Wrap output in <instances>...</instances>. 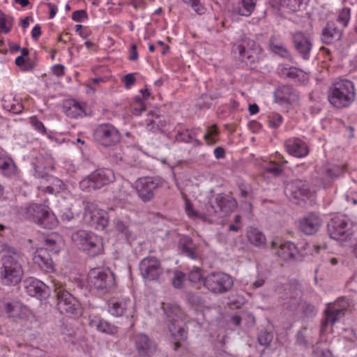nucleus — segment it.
I'll return each mask as SVG.
<instances>
[{"instance_id": "obj_61", "label": "nucleus", "mask_w": 357, "mask_h": 357, "mask_svg": "<svg viewBox=\"0 0 357 357\" xmlns=\"http://www.w3.org/2000/svg\"><path fill=\"white\" fill-rule=\"evenodd\" d=\"M340 173V169L339 167H336L333 169H328L326 174H327V176L330 177L331 178H333L334 177L338 176Z\"/></svg>"}, {"instance_id": "obj_34", "label": "nucleus", "mask_w": 357, "mask_h": 357, "mask_svg": "<svg viewBox=\"0 0 357 357\" xmlns=\"http://www.w3.org/2000/svg\"><path fill=\"white\" fill-rule=\"evenodd\" d=\"M45 211V213H43L37 224L40 227L48 229L55 228L58 225V220L56 215L47 206Z\"/></svg>"}, {"instance_id": "obj_24", "label": "nucleus", "mask_w": 357, "mask_h": 357, "mask_svg": "<svg viewBox=\"0 0 357 357\" xmlns=\"http://www.w3.org/2000/svg\"><path fill=\"white\" fill-rule=\"evenodd\" d=\"M285 148L290 155L297 158L305 157L309 152L307 144L297 137L289 138L286 140Z\"/></svg>"}, {"instance_id": "obj_59", "label": "nucleus", "mask_w": 357, "mask_h": 357, "mask_svg": "<svg viewBox=\"0 0 357 357\" xmlns=\"http://www.w3.org/2000/svg\"><path fill=\"white\" fill-rule=\"evenodd\" d=\"M135 77L134 75L131 73L127 74L123 77V82L125 84V86L127 89L130 88L131 86H132L135 83Z\"/></svg>"}, {"instance_id": "obj_51", "label": "nucleus", "mask_w": 357, "mask_h": 357, "mask_svg": "<svg viewBox=\"0 0 357 357\" xmlns=\"http://www.w3.org/2000/svg\"><path fill=\"white\" fill-rule=\"evenodd\" d=\"M257 340L259 344L268 347L273 340V335L271 333L263 331L259 333Z\"/></svg>"}, {"instance_id": "obj_33", "label": "nucleus", "mask_w": 357, "mask_h": 357, "mask_svg": "<svg viewBox=\"0 0 357 357\" xmlns=\"http://www.w3.org/2000/svg\"><path fill=\"white\" fill-rule=\"evenodd\" d=\"M64 111L70 118H78L86 114L84 107L75 100H70L65 103Z\"/></svg>"}, {"instance_id": "obj_46", "label": "nucleus", "mask_w": 357, "mask_h": 357, "mask_svg": "<svg viewBox=\"0 0 357 357\" xmlns=\"http://www.w3.org/2000/svg\"><path fill=\"white\" fill-rule=\"evenodd\" d=\"M45 248H43L46 249L48 252L57 254L60 251L61 247L56 239L48 237L45 238Z\"/></svg>"}, {"instance_id": "obj_11", "label": "nucleus", "mask_w": 357, "mask_h": 357, "mask_svg": "<svg viewBox=\"0 0 357 357\" xmlns=\"http://www.w3.org/2000/svg\"><path fill=\"white\" fill-rule=\"evenodd\" d=\"M94 138L99 144L107 147L118 144L121 140V134L113 125L105 123L96 128Z\"/></svg>"}, {"instance_id": "obj_45", "label": "nucleus", "mask_w": 357, "mask_h": 357, "mask_svg": "<svg viewBox=\"0 0 357 357\" xmlns=\"http://www.w3.org/2000/svg\"><path fill=\"white\" fill-rule=\"evenodd\" d=\"M218 134V131L215 125L208 127L207 132L204 136L206 144L208 145L215 144L217 142Z\"/></svg>"}, {"instance_id": "obj_41", "label": "nucleus", "mask_w": 357, "mask_h": 357, "mask_svg": "<svg viewBox=\"0 0 357 357\" xmlns=\"http://www.w3.org/2000/svg\"><path fill=\"white\" fill-rule=\"evenodd\" d=\"M114 228L115 230L120 234L122 235L126 239H129L132 236V232L129 229V227L126 223L120 219H116L114 220Z\"/></svg>"}, {"instance_id": "obj_53", "label": "nucleus", "mask_w": 357, "mask_h": 357, "mask_svg": "<svg viewBox=\"0 0 357 357\" xmlns=\"http://www.w3.org/2000/svg\"><path fill=\"white\" fill-rule=\"evenodd\" d=\"M266 172H268L273 176L280 175L282 172V168L277 163L271 162L265 167Z\"/></svg>"}, {"instance_id": "obj_37", "label": "nucleus", "mask_w": 357, "mask_h": 357, "mask_svg": "<svg viewBox=\"0 0 357 357\" xmlns=\"http://www.w3.org/2000/svg\"><path fill=\"white\" fill-rule=\"evenodd\" d=\"M255 0H239L236 12L242 16H250L255 8Z\"/></svg>"}, {"instance_id": "obj_2", "label": "nucleus", "mask_w": 357, "mask_h": 357, "mask_svg": "<svg viewBox=\"0 0 357 357\" xmlns=\"http://www.w3.org/2000/svg\"><path fill=\"white\" fill-rule=\"evenodd\" d=\"M356 96L354 84L348 79L335 81L329 88L328 100L337 108L348 107Z\"/></svg>"}, {"instance_id": "obj_48", "label": "nucleus", "mask_w": 357, "mask_h": 357, "mask_svg": "<svg viewBox=\"0 0 357 357\" xmlns=\"http://www.w3.org/2000/svg\"><path fill=\"white\" fill-rule=\"evenodd\" d=\"M182 1L190 6L199 15H202L205 12V8L200 0H182Z\"/></svg>"}, {"instance_id": "obj_15", "label": "nucleus", "mask_w": 357, "mask_h": 357, "mask_svg": "<svg viewBox=\"0 0 357 357\" xmlns=\"http://www.w3.org/2000/svg\"><path fill=\"white\" fill-rule=\"evenodd\" d=\"M139 271L143 278L149 281L158 280L163 273L160 261L154 257L144 258L139 263Z\"/></svg>"}, {"instance_id": "obj_52", "label": "nucleus", "mask_w": 357, "mask_h": 357, "mask_svg": "<svg viewBox=\"0 0 357 357\" xmlns=\"http://www.w3.org/2000/svg\"><path fill=\"white\" fill-rule=\"evenodd\" d=\"M185 212L190 218H199L202 220L206 218V215L197 212L189 202H186L185 203Z\"/></svg>"}, {"instance_id": "obj_35", "label": "nucleus", "mask_w": 357, "mask_h": 357, "mask_svg": "<svg viewBox=\"0 0 357 357\" xmlns=\"http://www.w3.org/2000/svg\"><path fill=\"white\" fill-rule=\"evenodd\" d=\"M342 33L340 29L333 25H327L323 30L321 40L324 43L331 44L340 39Z\"/></svg>"}, {"instance_id": "obj_43", "label": "nucleus", "mask_w": 357, "mask_h": 357, "mask_svg": "<svg viewBox=\"0 0 357 357\" xmlns=\"http://www.w3.org/2000/svg\"><path fill=\"white\" fill-rule=\"evenodd\" d=\"M204 278L202 273V269L199 267L194 266L188 273V280L195 284L204 285Z\"/></svg>"}, {"instance_id": "obj_57", "label": "nucleus", "mask_w": 357, "mask_h": 357, "mask_svg": "<svg viewBox=\"0 0 357 357\" xmlns=\"http://www.w3.org/2000/svg\"><path fill=\"white\" fill-rule=\"evenodd\" d=\"M302 308H303V312L307 316L314 315L317 312L316 307L313 305H311L310 303H303V305H302Z\"/></svg>"}, {"instance_id": "obj_40", "label": "nucleus", "mask_w": 357, "mask_h": 357, "mask_svg": "<svg viewBox=\"0 0 357 357\" xmlns=\"http://www.w3.org/2000/svg\"><path fill=\"white\" fill-rule=\"evenodd\" d=\"M304 0H279L281 9H286L288 12L297 11Z\"/></svg>"}, {"instance_id": "obj_21", "label": "nucleus", "mask_w": 357, "mask_h": 357, "mask_svg": "<svg viewBox=\"0 0 357 357\" xmlns=\"http://www.w3.org/2000/svg\"><path fill=\"white\" fill-rule=\"evenodd\" d=\"M25 289L26 293L33 297L40 300L46 299L50 296L49 287L42 281L30 278L25 280Z\"/></svg>"}, {"instance_id": "obj_29", "label": "nucleus", "mask_w": 357, "mask_h": 357, "mask_svg": "<svg viewBox=\"0 0 357 357\" xmlns=\"http://www.w3.org/2000/svg\"><path fill=\"white\" fill-rule=\"evenodd\" d=\"M46 208L47 206L43 204H32L24 208L23 215L27 220L37 224L41 215L45 213Z\"/></svg>"}, {"instance_id": "obj_62", "label": "nucleus", "mask_w": 357, "mask_h": 357, "mask_svg": "<svg viewBox=\"0 0 357 357\" xmlns=\"http://www.w3.org/2000/svg\"><path fill=\"white\" fill-rule=\"evenodd\" d=\"M41 35V28L38 24H36L31 31V36L33 39L37 40Z\"/></svg>"}, {"instance_id": "obj_54", "label": "nucleus", "mask_w": 357, "mask_h": 357, "mask_svg": "<svg viewBox=\"0 0 357 357\" xmlns=\"http://www.w3.org/2000/svg\"><path fill=\"white\" fill-rule=\"evenodd\" d=\"M30 123L32 126L39 132L44 135L46 133V128L44 126L43 123L39 121L36 116H32L30 118Z\"/></svg>"}, {"instance_id": "obj_3", "label": "nucleus", "mask_w": 357, "mask_h": 357, "mask_svg": "<svg viewBox=\"0 0 357 357\" xmlns=\"http://www.w3.org/2000/svg\"><path fill=\"white\" fill-rule=\"evenodd\" d=\"M163 310L169 319V331L174 339V349L177 351L181 347L180 342L187 338V332L177 324L179 320L183 319L184 314L181 308L173 304H164Z\"/></svg>"}, {"instance_id": "obj_22", "label": "nucleus", "mask_w": 357, "mask_h": 357, "mask_svg": "<svg viewBox=\"0 0 357 357\" xmlns=\"http://www.w3.org/2000/svg\"><path fill=\"white\" fill-rule=\"evenodd\" d=\"M33 166L35 176L38 178H44L54 169V161L50 154L40 155L36 158Z\"/></svg>"}, {"instance_id": "obj_19", "label": "nucleus", "mask_w": 357, "mask_h": 357, "mask_svg": "<svg viewBox=\"0 0 357 357\" xmlns=\"http://www.w3.org/2000/svg\"><path fill=\"white\" fill-rule=\"evenodd\" d=\"M291 38L296 50L303 59H308L310 52L312 47V39L310 34L298 31L291 33Z\"/></svg>"}, {"instance_id": "obj_4", "label": "nucleus", "mask_w": 357, "mask_h": 357, "mask_svg": "<svg viewBox=\"0 0 357 357\" xmlns=\"http://www.w3.org/2000/svg\"><path fill=\"white\" fill-rule=\"evenodd\" d=\"M72 241L90 256L100 254L103 250L102 239L100 236L85 230H79L72 234Z\"/></svg>"}, {"instance_id": "obj_5", "label": "nucleus", "mask_w": 357, "mask_h": 357, "mask_svg": "<svg viewBox=\"0 0 357 357\" xmlns=\"http://www.w3.org/2000/svg\"><path fill=\"white\" fill-rule=\"evenodd\" d=\"M88 285L91 289L105 294L115 286L114 273L108 268H96L88 274Z\"/></svg>"}, {"instance_id": "obj_39", "label": "nucleus", "mask_w": 357, "mask_h": 357, "mask_svg": "<svg viewBox=\"0 0 357 357\" xmlns=\"http://www.w3.org/2000/svg\"><path fill=\"white\" fill-rule=\"evenodd\" d=\"M270 48L274 53L278 54L282 58L287 59L290 56L289 52L284 46V45L282 43L275 40V39L271 40Z\"/></svg>"}, {"instance_id": "obj_58", "label": "nucleus", "mask_w": 357, "mask_h": 357, "mask_svg": "<svg viewBox=\"0 0 357 357\" xmlns=\"http://www.w3.org/2000/svg\"><path fill=\"white\" fill-rule=\"evenodd\" d=\"M13 161L10 158H4L0 157V169L7 171L11 168Z\"/></svg>"}, {"instance_id": "obj_23", "label": "nucleus", "mask_w": 357, "mask_h": 357, "mask_svg": "<svg viewBox=\"0 0 357 357\" xmlns=\"http://www.w3.org/2000/svg\"><path fill=\"white\" fill-rule=\"evenodd\" d=\"M287 193L296 199L305 200L311 196L308 184L301 180H295L287 185Z\"/></svg>"}, {"instance_id": "obj_18", "label": "nucleus", "mask_w": 357, "mask_h": 357, "mask_svg": "<svg viewBox=\"0 0 357 357\" xmlns=\"http://www.w3.org/2000/svg\"><path fill=\"white\" fill-rule=\"evenodd\" d=\"M271 248L283 261L295 259L298 255L297 247L290 241L282 243L279 240H273L271 241Z\"/></svg>"}, {"instance_id": "obj_31", "label": "nucleus", "mask_w": 357, "mask_h": 357, "mask_svg": "<svg viewBox=\"0 0 357 357\" xmlns=\"http://www.w3.org/2000/svg\"><path fill=\"white\" fill-rule=\"evenodd\" d=\"M246 236L249 243L255 247L262 248L266 246V238L265 235L257 228L250 227L246 231Z\"/></svg>"}, {"instance_id": "obj_1", "label": "nucleus", "mask_w": 357, "mask_h": 357, "mask_svg": "<svg viewBox=\"0 0 357 357\" xmlns=\"http://www.w3.org/2000/svg\"><path fill=\"white\" fill-rule=\"evenodd\" d=\"M20 255L10 248L2 257L0 268V278L3 284H16L23 275V269L20 261Z\"/></svg>"}, {"instance_id": "obj_26", "label": "nucleus", "mask_w": 357, "mask_h": 357, "mask_svg": "<svg viewBox=\"0 0 357 357\" xmlns=\"http://www.w3.org/2000/svg\"><path fill=\"white\" fill-rule=\"evenodd\" d=\"M33 260L42 271L50 273L54 271V264L46 249L38 248L34 252Z\"/></svg>"}, {"instance_id": "obj_14", "label": "nucleus", "mask_w": 357, "mask_h": 357, "mask_svg": "<svg viewBox=\"0 0 357 357\" xmlns=\"http://www.w3.org/2000/svg\"><path fill=\"white\" fill-rule=\"evenodd\" d=\"M236 207V200L229 196L218 194L216 195L214 203L207 207L209 214H215L219 217H224L232 212Z\"/></svg>"}, {"instance_id": "obj_7", "label": "nucleus", "mask_w": 357, "mask_h": 357, "mask_svg": "<svg viewBox=\"0 0 357 357\" xmlns=\"http://www.w3.org/2000/svg\"><path fill=\"white\" fill-rule=\"evenodd\" d=\"M204 286L212 294H222L234 286L232 278L223 272H213L204 278Z\"/></svg>"}, {"instance_id": "obj_9", "label": "nucleus", "mask_w": 357, "mask_h": 357, "mask_svg": "<svg viewBox=\"0 0 357 357\" xmlns=\"http://www.w3.org/2000/svg\"><path fill=\"white\" fill-rule=\"evenodd\" d=\"M233 52L238 54V59L247 66L252 67V64L259 61L261 49L253 40L245 38L241 43L234 45Z\"/></svg>"}, {"instance_id": "obj_49", "label": "nucleus", "mask_w": 357, "mask_h": 357, "mask_svg": "<svg viewBox=\"0 0 357 357\" xmlns=\"http://www.w3.org/2000/svg\"><path fill=\"white\" fill-rule=\"evenodd\" d=\"M185 279V275L179 271L174 272V277L172 278V284L176 289H181L183 287Z\"/></svg>"}, {"instance_id": "obj_42", "label": "nucleus", "mask_w": 357, "mask_h": 357, "mask_svg": "<svg viewBox=\"0 0 357 357\" xmlns=\"http://www.w3.org/2000/svg\"><path fill=\"white\" fill-rule=\"evenodd\" d=\"M160 117L154 113H149V117L145 121L146 129L150 131H156L159 128Z\"/></svg>"}, {"instance_id": "obj_20", "label": "nucleus", "mask_w": 357, "mask_h": 357, "mask_svg": "<svg viewBox=\"0 0 357 357\" xmlns=\"http://www.w3.org/2000/svg\"><path fill=\"white\" fill-rule=\"evenodd\" d=\"M132 341L139 356L150 357L157 351L155 344L144 333H137L134 335Z\"/></svg>"}, {"instance_id": "obj_55", "label": "nucleus", "mask_w": 357, "mask_h": 357, "mask_svg": "<svg viewBox=\"0 0 357 357\" xmlns=\"http://www.w3.org/2000/svg\"><path fill=\"white\" fill-rule=\"evenodd\" d=\"M72 19L77 22H82L87 19V14L84 10H78L73 13Z\"/></svg>"}, {"instance_id": "obj_8", "label": "nucleus", "mask_w": 357, "mask_h": 357, "mask_svg": "<svg viewBox=\"0 0 357 357\" xmlns=\"http://www.w3.org/2000/svg\"><path fill=\"white\" fill-rule=\"evenodd\" d=\"M114 180V174L109 169H99L91 172L79 182L82 190L100 189Z\"/></svg>"}, {"instance_id": "obj_56", "label": "nucleus", "mask_w": 357, "mask_h": 357, "mask_svg": "<svg viewBox=\"0 0 357 357\" xmlns=\"http://www.w3.org/2000/svg\"><path fill=\"white\" fill-rule=\"evenodd\" d=\"M282 117L278 114H274L269 117L268 123L272 127L277 128L282 123Z\"/></svg>"}, {"instance_id": "obj_50", "label": "nucleus", "mask_w": 357, "mask_h": 357, "mask_svg": "<svg viewBox=\"0 0 357 357\" xmlns=\"http://www.w3.org/2000/svg\"><path fill=\"white\" fill-rule=\"evenodd\" d=\"M52 185H49L45 188V192H48L50 194L59 192L63 189V182L57 178H52Z\"/></svg>"}, {"instance_id": "obj_36", "label": "nucleus", "mask_w": 357, "mask_h": 357, "mask_svg": "<svg viewBox=\"0 0 357 357\" xmlns=\"http://www.w3.org/2000/svg\"><path fill=\"white\" fill-rule=\"evenodd\" d=\"M2 102L3 108L13 114H20L23 109L22 104L15 98L5 96L3 97Z\"/></svg>"}, {"instance_id": "obj_60", "label": "nucleus", "mask_w": 357, "mask_h": 357, "mask_svg": "<svg viewBox=\"0 0 357 357\" xmlns=\"http://www.w3.org/2000/svg\"><path fill=\"white\" fill-rule=\"evenodd\" d=\"M52 72L57 77H61L64 75V67L60 64L55 65L52 68Z\"/></svg>"}, {"instance_id": "obj_12", "label": "nucleus", "mask_w": 357, "mask_h": 357, "mask_svg": "<svg viewBox=\"0 0 357 357\" xmlns=\"http://www.w3.org/2000/svg\"><path fill=\"white\" fill-rule=\"evenodd\" d=\"M328 232L331 238L344 241L351 234V223L345 216L335 217L328 224Z\"/></svg>"}, {"instance_id": "obj_13", "label": "nucleus", "mask_w": 357, "mask_h": 357, "mask_svg": "<svg viewBox=\"0 0 357 357\" xmlns=\"http://www.w3.org/2000/svg\"><path fill=\"white\" fill-rule=\"evenodd\" d=\"M160 186V180L151 176L139 178L135 182L137 195L144 202L153 199L155 190Z\"/></svg>"}, {"instance_id": "obj_32", "label": "nucleus", "mask_w": 357, "mask_h": 357, "mask_svg": "<svg viewBox=\"0 0 357 357\" xmlns=\"http://www.w3.org/2000/svg\"><path fill=\"white\" fill-rule=\"evenodd\" d=\"M91 326L96 328L100 333L114 335L118 332V328L100 317H94L89 322Z\"/></svg>"}, {"instance_id": "obj_10", "label": "nucleus", "mask_w": 357, "mask_h": 357, "mask_svg": "<svg viewBox=\"0 0 357 357\" xmlns=\"http://www.w3.org/2000/svg\"><path fill=\"white\" fill-rule=\"evenodd\" d=\"M84 221L86 224L103 230L108 225L107 213L93 202H86L84 207Z\"/></svg>"}, {"instance_id": "obj_17", "label": "nucleus", "mask_w": 357, "mask_h": 357, "mask_svg": "<svg viewBox=\"0 0 357 357\" xmlns=\"http://www.w3.org/2000/svg\"><path fill=\"white\" fill-rule=\"evenodd\" d=\"M109 312L114 317H132L135 312L134 303L129 298L112 300L108 304Z\"/></svg>"}, {"instance_id": "obj_25", "label": "nucleus", "mask_w": 357, "mask_h": 357, "mask_svg": "<svg viewBox=\"0 0 357 357\" xmlns=\"http://www.w3.org/2000/svg\"><path fill=\"white\" fill-rule=\"evenodd\" d=\"M275 102L280 104H293L298 100V93L291 86L284 85L274 92Z\"/></svg>"}, {"instance_id": "obj_44", "label": "nucleus", "mask_w": 357, "mask_h": 357, "mask_svg": "<svg viewBox=\"0 0 357 357\" xmlns=\"http://www.w3.org/2000/svg\"><path fill=\"white\" fill-rule=\"evenodd\" d=\"M13 26V20L11 17H6L5 15L0 10V32L8 33L10 32Z\"/></svg>"}, {"instance_id": "obj_38", "label": "nucleus", "mask_w": 357, "mask_h": 357, "mask_svg": "<svg viewBox=\"0 0 357 357\" xmlns=\"http://www.w3.org/2000/svg\"><path fill=\"white\" fill-rule=\"evenodd\" d=\"M351 19V8L344 6L337 12V22L346 28Z\"/></svg>"}, {"instance_id": "obj_63", "label": "nucleus", "mask_w": 357, "mask_h": 357, "mask_svg": "<svg viewBox=\"0 0 357 357\" xmlns=\"http://www.w3.org/2000/svg\"><path fill=\"white\" fill-rule=\"evenodd\" d=\"M265 278L262 275H259L257 279L253 282L252 285L255 288H259L262 287L265 282Z\"/></svg>"}, {"instance_id": "obj_47", "label": "nucleus", "mask_w": 357, "mask_h": 357, "mask_svg": "<svg viewBox=\"0 0 357 357\" xmlns=\"http://www.w3.org/2000/svg\"><path fill=\"white\" fill-rule=\"evenodd\" d=\"M196 134L192 130H186L177 134L176 140L189 143L195 140Z\"/></svg>"}, {"instance_id": "obj_6", "label": "nucleus", "mask_w": 357, "mask_h": 357, "mask_svg": "<svg viewBox=\"0 0 357 357\" xmlns=\"http://www.w3.org/2000/svg\"><path fill=\"white\" fill-rule=\"evenodd\" d=\"M56 307L61 314H66L73 318L82 316V310L79 301L68 291L57 288Z\"/></svg>"}, {"instance_id": "obj_28", "label": "nucleus", "mask_w": 357, "mask_h": 357, "mask_svg": "<svg viewBox=\"0 0 357 357\" xmlns=\"http://www.w3.org/2000/svg\"><path fill=\"white\" fill-rule=\"evenodd\" d=\"M0 308L8 317L20 318L24 316L27 308L21 303L15 301H3L0 303Z\"/></svg>"}, {"instance_id": "obj_30", "label": "nucleus", "mask_w": 357, "mask_h": 357, "mask_svg": "<svg viewBox=\"0 0 357 357\" xmlns=\"http://www.w3.org/2000/svg\"><path fill=\"white\" fill-rule=\"evenodd\" d=\"M280 73L282 76L291 79L295 82L305 83L308 80V76L304 71L293 66L282 67Z\"/></svg>"}, {"instance_id": "obj_64", "label": "nucleus", "mask_w": 357, "mask_h": 357, "mask_svg": "<svg viewBox=\"0 0 357 357\" xmlns=\"http://www.w3.org/2000/svg\"><path fill=\"white\" fill-rule=\"evenodd\" d=\"M213 153L216 158L220 159L223 158L225 155V150L222 147H217L214 149Z\"/></svg>"}, {"instance_id": "obj_16", "label": "nucleus", "mask_w": 357, "mask_h": 357, "mask_svg": "<svg viewBox=\"0 0 357 357\" xmlns=\"http://www.w3.org/2000/svg\"><path fill=\"white\" fill-rule=\"evenodd\" d=\"M349 306L347 301L344 298L337 300L333 303H328L325 310V319L322 322V326L328 324H334L344 316L345 311Z\"/></svg>"}, {"instance_id": "obj_27", "label": "nucleus", "mask_w": 357, "mask_h": 357, "mask_svg": "<svg viewBox=\"0 0 357 357\" xmlns=\"http://www.w3.org/2000/svg\"><path fill=\"white\" fill-rule=\"evenodd\" d=\"M321 225L320 218L314 213H310L300 221L299 227L305 234L311 235L319 230Z\"/></svg>"}]
</instances>
